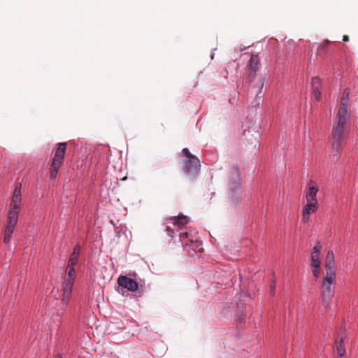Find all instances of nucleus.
Returning <instances> with one entry per match:
<instances>
[{
	"label": "nucleus",
	"instance_id": "f257e3e1",
	"mask_svg": "<svg viewBox=\"0 0 358 358\" xmlns=\"http://www.w3.org/2000/svg\"><path fill=\"white\" fill-rule=\"evenodd\" d=\"M343 95V97L342 98L340 108L337 112L331 131L332 137H336V138H345L348 131V122L350 119V108L348 103V96L349 92L345 90Z\"/></svg>",
	"mask_w": 358,
	"mask_h": 358
},
{
	"label": "nucleus",
	"instance_id": "f03ea898",
	"mask_svg": "<svg viewBox=\"0 0 358 358\" xmlns=\"http://www.w3.org/2000/svg\"><path fill=\"white\" fill-rule=\"evenodd\" d=\"M336 281V275L325 273L321 283L320 296L322 299V304L326 308L334 293V285Z\"/></svg>",
	"mask_w": 358,
	"mask_h": 358
},
{
	"label": "nucleus",
	"instance_id": "7ed1b4c3",
	"mask_svg": "<svg viewBox=\"0 0 358 358\" xmlns=\"http://www.w3.org/2000/svg\"><path fill=\"white\" fill-rule=\"evenodd\" d=\"M182 153L187 157L186 160L184 162L185 166L183 171L190 178L196 177L201 166L199 159L191 154L187 148L182 149Z\"/></svg>",
	"mask_w": 358,
	"mask_h": 358
},
{
	"label": "nucleus",
	"instance_id": "20e7f679",
	"mask_svg": "<svg viewBox=\"0 0 358 358\" xmlns=\"http://www.w3.org/2000/svg\"><path fill=\"white\" fill-rule=\"evenodd\" d=\"M66 143H59L55 150L54 157L50 169V178L52 180L56 178L58 171L63 163L64 157L66 152Z\"/></svg>",
	"mask_w": 358,
	"mask_h": 358
},
{
	"label": "nucleus",
	"instance_id": "39448f33",
	"mask_svg": "<svg viewBox=\"0 0 358 358\" xmlns=\"http://www.w3.org/2000/svg\"><path fill=\"white\" fill-rule=\"evenodd\" d=\"M117 283L119 286L125 288L130 292H135L138 288V283L127 276H120L117 279Z\"/></svg>",
	"mask_w": 358,
	"mask_h": 358
},
{
	"label": "nucleus",
	"instance_id": "423d86ee",
	"mask_svg": "<svg viewBox=\"0 0 358 358\" xmlns=\"http://www.w3.org/2000/svg\"><path fill=\"white\" fill-rule=\"evenodd\" d=\"M318 209V202H307L303 208L302 220L303 222H308L310 219V215L315 213Z\"/></svg>",
	"mask_w": 358,
	"mask_h": 358
},
{
	"label": "nucleus",
	"instance_id": "0eeeda50",
	"mask_svg": "<svg viewBox=\"0 0 358 358\" xmlns=\"http://www.w3.org/2000/svg\"><path fill=\"white\" fill-rule=\"evenodd\" d=\"M324 268L325 273H328L329 275H336L334 255L331 251H329L327 255Z\"/></svg>",
	"mask_w": 358,
	"mask_h": 358
},
{
	"label": "nucleus",
	"instance_id": "6e6552de",
	"mask_svg": "<svg viewBox=\"0 0 358 358\" xmlns=\"http://www.w3.org/2000/svg\"><path fill=\"white\" fill-rule=\"evenodd\" d=\"M21 183L17 184L15 186L13 194L10 203V207L17 208L20 209L22 203V193H21Z\"/></svg>",
	"mask_w": 358,
	"mask_h": 358
},
{
	"label": "nucleus",
	"instance_id": "1a4fd4ad",
	"mask_svg": "<svg viewBox=\"0 0 358 358\" xmlns=\"http://www.w3.org/2000/svg\"><path fill=\"white\" fill-rule=\"evenodd\" d=\"M318 192V187L315 182L310 180L308 185V189L306 193V199L307 202H317L316 196Z\"/></svg>",
	"mask_w": 358,
	"mask_h": 358
},
{
	"label": "nucleus",
	"instance_id": "9d476101",
	"mask_svg": "<svg viewBox=\"0 0 358 358\" xmlns=\"http://www.w3.org/2000/svg\"><path fill=\"white\" fill-rule=\"evenodd\" d=\"M231 188L234 190L240 185V173L238 169L234 166L230 169Z\"/></svg>",
	"mask_w": 358,
	"mask_h": 358
},
{
	"label": "nucleus",
	"instance_id": "9b49d317",
	"mask_svg": "<svg viewBox=\"0 0 358 358\" xmlns=\"http://www.w3.org/2000/svg\"><path fill=\"white\" fill-rule=\"evenodd\" d=\"M259 59L257 55H252L249 61L250 78L252 80L255 73L259 70Z\"/></svg>",
	"mask_w": 358,
	"mask_h": 358
},
{
	"label": "nucleus",
	"instance_id": "f8f14e48",
	"mask_svg": "<svg viewBox=\"0 0 358 358\" xmlns=\"http://www.w3.org/2000/svg\"><path fill=\"white\" fill-rule=\"evenodd\" d=\"M20 208L10 207L9 211L7 215V223L8 224L16 226L18 220V216L20 213Z\"/></svg>",
	"mask_w": 358,
	"mask_h": 358
},
{
	"label": "nucleus",
	"instance_id": "ddd939ff",
	"mask_svg": "<svg viewBox=\"0 0 358 358\" xmlns=\"http://www.w3.org/2000/svg\"><path fill=\"white\" fill-rule=\"evenodd\" d=\"M73 282H69L66 280L64 282L62 301L66 306L67 305L68 300L70 299Z\"/></svg>",
	"mask_w": 358,
	"mask_h": 358
},
{
	"label": "nucleus",
	"instance_id": "4468645a",
	"mask_svg": "<svg viewBox=\"0 0 358 358\" xmlns=\"http://www.w3.org/2000/svg\"><path fill=\"white\" fill-rule=\"evenodd\" d=\"M321 80L319 77L316 76L313 78L312 79V88H313V94L314 96V98L316 101H320L321 98V92H320V88H321Z\"/></svg>",
	"mask_w": 358,
	"mask_h": 358
},
{
	"label": "nucleus",
	"instance_id": "2eb2a0df",
	"mask_svg": "<svg viewBox=\"0 0 358 358\" xmlns=\"http://www.w3.org/2000/svg\"><path fill=\"white\" fill-rule=\"evenodd\" d=\"M320 246L315 245L313 248V251L311 252V266L312 268H317L320 267Z\"/></svg>",
	"mask_w": 358,
	"mask_h": 358
},
{
	"label": "nucleus",
	"instance_id": "dca6fc26",
	"mask_svg": "<svg viewBox=\"0 0 358 358\" xmlns=\"http://www.w3.org/2000/svg\"><path fill=\"white\" fill-rule=\"evenodd\" d=\"M169 220L173 223L174 226L182 229L188 223L189 218L185 215H179L177 217H171Z\"/></svg>",
	"mask_w": 358,
	"mask_h": 358
},
{
	"label": "nucleus",
	"instance_id": "f3484780",
	"mask_svg": "<svg viewBox=\"0 0 358 358\" xmlns=\"http://www.w3.org/2000/svg\"><path fill=\"white\" fill-rule=\"evenodd\" d=\"M200 245H201V243L199 241H194L193 240L189 239L188 241L185 243L184 249L187 251H189L191 250L193 251H196V250L201 251V248H199Z\"/></svg>",
	"mask_w": 358,
	"mask_h": 358
},
{
	"label": "nucleus",
	"instance_id": "a211bd4d",
	"mask_svg": "<svg viewBox=\"0 0 358 358\" xmlns=\"http://www.w3.org/2000/svg\"><path fill=\"white\" fill-rule=\"evenodd\" d=\"M15 226L10 225L6 224V226L4 229V234H3V243L7 244L10 242V238L12 236V234L15 229Z\"/></svg>",
	"mask_w": 358,
	"mask_h": 358
},
{
	"label": "nucleus",
	"instance_id": "6ab92c4d",
	"mask_svg": "<svg viewBox=\"0 0 358 358\" xmlns=\"http://www.w3.org/2000/svg\"><path fill=\"white\" fill-rule=\"evenodd\" d=\"M333 141H332V148L333 150L336 152H340L342 150L343 145L344 143L345 138L332 137Z\"/></svg>",
	"mask_w": 358,
	"mask_h": 358
},
{
	"label": "nucleus",
	"instance_id": "aec40b11",
	"mask_svg": "<svg viewBox=\"0 0 358 358\" xmlns=\"http://www.w3.org/2000/svg\"><path fill=\"white\" fill-rule=\"evenodd\" d=\"M66 275L64 278V280L69 281V282H74V273L75 270L73 268V266H68L66 268Z\"/></svg>",
	"mask_w": 358,
	"mask_h": 358
},
{
	"label": "nucleus",
	"instance_id": "412c9836",
	"mask_svg": "<svg viewBox=\"0 0 358 358\" xmlns=\"http://www.w3.org/2000/svg\"><path fill=\"white\" fill-rule=\"evenodd\" d=\"M336 350H337V353L340 357H341L342 356H343L345 355V349L343 346V338H341L340 340L339 343L337 346Z\"/></svg>",
	"mask_w": 358,
	"mask_h": 358
},
{
	"label": "nucleus",
	"instance_id": "4be33fe9",
	"mask_svg": "<svg viewBox=\"0 0 358 358\" xmlns=\"http://www.w3.org/2000/svg\"><path fill=\"white\" fill-rule=\"evenodd\" d=\"M78 257L79 256L71 253L67 265L74 266L78 263Z\"/></svg>",
	"mask_w": 358,
	"mask_h": 358
},
{
	"label": "nucleus",
	"instance_id": "5701e85b",
	"mask_svg": "<svg viewBox=\"0 0 358 358\" xmlns=\"http://www.w3.org/2000/svg\"><path fill=\"white\" fill-rule=\"evenodd\" d=\"M188 235L189 234L187 232H184V233L180 234V241L183 246L185 245V243L188 241H186V240L188 238Z\"/></svg>",
	"mask_w": 358,
	"mask_h": 358
},
{
	"label": "nucleus",
	"instance_id": "b1692460",
	"mask_svg": "<svg viewBox=\"0 0 358 358\" xmlns=\"http://www.w3.org/2000/svg\"><path fill=\"white\" fill-rule=\"evenodd\" d=\"M264 85V78H261L258 82L257 85V87H258V90L257 92V95L259 94L262 92Z\"/></svg>",
	"mask_w": 358,
	"mask_h": 358
},
{
	"label": "nucleus",
	"instance_id": "393cba45",
	"mask_svg": "<svg viewBox=\"0 0 358 358\" xmlns=\"http://www.w3.org/2000/svg\"><path fill=\"white\" fill-rule=\"evenodd\" d=\"M320 267L313 268V275L315 278H317L320 273Z\"/></svg>",
	"mask_w": 358,
	"mask_h": 358
},
{
	"label": "nucleus",
	"instance_id": "a878e982",
	"mask_svg": "<svg viewBox=\"0 0 358 358\" xmlns=\"http://www.w3.org/2000/svg\"><path fill=\"white\" fill-rule=\"evenodd\" d=\"M80 252V246L77 245L75 246L72 254L79 256Z\"/></svg>",
	"mask_w": 358,
	"mask_h": 358
},
{
	"label": "nucleus",
	"instance_id": "bb28decb",
	"mask_svg": "<svg viewBox=\"0 0 358 358\" xmlns=\"http://www.w3.org/2000/svg\"><path fill=\"white\" fill-rule=\"evenodd\" d=\"M275 289V282L273 281L272 283L270 285V292L272 295L274 294Z\"/></svg>",
	"mask_w": 358,
	"mask_h": 358
},
{
	"label": "nucleus",
	"instance_id": "cd10ccee",
	"mask_svg": "<svg viewBox=\"0 0 358 358\" xmlns=\"http://www.w3.org/2000/svg\"><path fill=\"white\" fill-rule=\"evenodd\" d=\"M167 234L169 236L173 237V231L169 227H167L166 229Z\"/></svg>",
	"mask_w": 358,
	"mask_h": 358
},
{
	"label": "nucleus",
	"instance_id": "c85d7f7f",
	"mask_svg": "<svg viewBox=\"0 0 358 358\" xmlns=\"http://www.w3.org/2000/svg\"><path fill=\"white\" fill-rule=\"evenodd\" d=\"M343 41L344 42H348V41H349V36H347V35H344V36H343Z\"/></svg>",
	"mask_w": 358,
	"mask_h": 358
},
{
	"label": "nucleus",
	"instance_id": "c756f323",
	"mask_svg": "<svg viewBox=\"0 0 358 358\" xmlns=\"http://www.w3.org/2000/svg\"><path fill=\"white\" fill-rule=\"evenodd\" d=\"M329 45V41H327V42L325 43V44L324 45V48L327 47V45Z\"/></svg>",
	"mask_w": 358,
	"mask_h": 358
},
{
	"label": "nucleus",
	"instance_id": "7c9ffc66",
	"mask_svg": "<svg viewBox=\"0 0 358 358\" xmlns=\"http://www.w3.org/2000/svg\"><path fill=\"white\" fill-rule=\"evenodd\" d=\"M55 358H62L61 355H57Z\"/></svg>",
	"mask_w": 358,
	"mask_h": 358
},
{
	"label": "nucleus",
	"instance_id": "2f4dec72",
	"mask_svg": "<svg viewBox=\"0 0 358 358\" xmlns=\"http://www.w3.org/2000/svg\"><path fill=\"white\" fill-rule=\"evenodd\" d=\"M339 358H341V357H339Z\"/></svg>",
	"mask_w": 358,
	"mask_h": 358
}]
</instances>
